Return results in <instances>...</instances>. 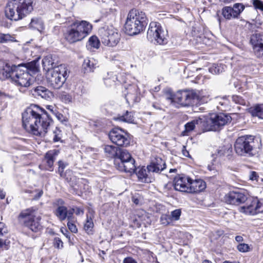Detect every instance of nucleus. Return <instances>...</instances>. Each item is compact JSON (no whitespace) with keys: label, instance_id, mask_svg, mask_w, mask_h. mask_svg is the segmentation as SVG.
Masks as SVG:
<instances>
[{"label":"nucleus","instance_id":"f257e3e1","mask_svg":"<svg viewBox=\"0 0 263 263\" xmlns=\"http://www.w3.org/2000/svg\"><path fill=\"white\" fill-rule=\"evenodd\" d=\"M22 122L27 132L44 136L52 123V120L44 109L36 105H31L22 113Z\"/></svg>","mask_w":263,"mask_h":263},{"label":"nucleus","instance_id":"f03ea898","mask_svg":"<svg viewBox=\"0 0 263 263\" xmlns=\"http://www.w3.org/2000/svg\"><path fill=\"white\" fill-rule=\"evenodd\" d=\"M231 120V116L225 114H212L204 119L199 118L187 123L184 125L185 130L182 132V135H187V133L193 130L196 126L203 132L216 131L230 123Z\"/></svg>","mask_w":263,"mask_h":263},{"label":"nucleus","instance_id":"7ed1b4c3","mask_svg":"<svg viewBox=\"0 0 263 263\" xmlns=\"http://www.w3.org/2000/svg\"><path fill=\"white\" fill-rule=\"evenodd\" d=\"M147 24L145 13L141 10L133 9L127 16L124 25L125 32L129 35L138 34L144 30Z\"/></svg>","mask_w":263,"mask_h":263},{"label":"nucleus","instance_id":"20e7f679","mask_svg":"<svg viewBox=\"0 0 263 263\" xmlns=\"http://www.w3.org/2000/svg\"><path fill=\"white\" fill-rule=\"evenodd\" d=\"M92 25L86 21H75L70 23L64 34L65 39L69 43L81 41L91 32Z\"/></svg>","mask_w":263,"mask_h":263},{"label":"nucleus","instance_id":"39448f33","mask_svg":"<svg viewBox=\"0 0 263 263\" xmlns=\"http://www.w3.org/2000/svg\"><path fill=\"white\" fill-rule=\"evenodd\" d=\"M32 0H9L6 7L5 14L11 20H22L33 10Z\"/></svg>","mask_w":263,"mask_h":263},{"label":"nucleus","instance_id":"423d86ee","mask_svg":"<svg viewBox=\"0 0 263 263\" xmlns=\"http://www.w3.org/2000/svg\"><path fill=\"white\" fill-rule=\"evenodd\" d=\"M19 219L32 232H38L42 229L41 214L38 213L36 208L32 207L22 211L20 214Z\"/></svg>","mask_w":263,"mask_h":263},{"label":"nucleus","instance_id":"0eeeda50","mask_svg":"<svg viewBox=\"0 0 263 263\" xmlns=\"http://www.w3.org/2000/svg\"><path fill=\"white\" fill-rule=\"evenodd\" d=\"M68 76L67 68L65 65H60L47 70L46 77L48 85L54 89L60 88Z\"/></svg>","mask_w":263,"mask_h":263},{"label":"nucleus","instance_id":"6e6552de","mask_svg":"<svg viewBox=\"0 0 263 263\" xmlns=\"http://www.w3.org/2000/svg\"><path fill=\"white\" fill-rule=\"evenodd\" d=\"M135 161L126 150L120 149L118 156L115 159L117 168L121 172L132 173L135 170Z\"/></svg>","mask_w":263,"mask_h":263},{"label":"nucleus","instance_id":"1a4fd4ad","mask_svg":"<svg viewBox=\"0 0 263 263\" xmlns=\"http://www.w3.org/2000/svg\"><path fill=\"white\" fill-rule=\"evenodd\" d=\"M12 81L20 87H28L34 82L33 78L29 73L27 67L18 65L13 71Z\"/></svg>","mask_w":263,"mask_h":263},{"label":"nucleus","instance_id":"9d476101","mask_svg":"<svg viewBox=\"0 0 263 263\" xmlns=\"http://www.w3.org/2000/svg\"><path fill=\"white\" fill-rule=\"evenodd\" d=\"M147 38L151 42L159 45H165L167 43V34L158 23L153 22L149 25L147 31Z\"/></svg>","mask_w":263,"mask_h":263},{"label":"nucleus","instance_id":"9b49d317","mask_svg":"<svg viewBox=\"0 0 263 263\" xmlns=\"http://www.w3.org/2000/svg\"><path fill=\"white\" fill-rule=\"evenodd\" d=\"M167 99L171 103L176 102L186 106L193 105L199 99V97L194 90H179Z\"/></svg>","mask_w":263,"mask_h":263},{"label":"nucleus","instance_id":"f8f14e48","mask_svg":"<svg viewBox=\"0 0 263 263\" xmlns=\"http://www.w3.org/2000/svg\"><path fill=\"white\" fill-rule=\"evenodd\" d=\"M254 137L251 135L238 137L234 144L236 153L240 156L252 154L254 146Z\"/></svg>","mask_w":263,"mask_h":263},{"label":"nucleus","instance_id":"ddd939ff","mask_svg":"<svg viewBox=\"0 0 263 263\" xmlns=\"http://www.w3.org/2000/svg\"><path fill=\"white\" fill-rule=\"evenodd\" d=\"M102 43L109 47L116 46L120 40V34L112 26L108 27L106 29L100 31Z\"/></svg>","mask_w":263,"mask_h":263},{"label":"nucleus","instance_id":"4468645a","mask_svg":"<svg viewBox=\"0 0 263 263\" xmlns=\"http://www.w3.org/2000/svg\"><path fill=\"white\" fill-rule=\"evenodd\" d=\"M108 136L111 141L119 146H127L129 145V135L120 128L112 129L109 132Z\"/></svg>","mask_w":263,"mask_h":263},{"label":"nucleus","instance_id":"2eb2a0df","mask_svg":"<svg viewBox=\"0 0 263 263\" xmlns=\"http://www.w3.org/2000/svg\"><path fill=\"white\" fill-rule=\"evenodd\" d=\"M245 205L238 209L240 213L248 215H254L263 212V206L257 199L248 197Z\"/></svg>","mask_w":263,"mask_h":263},{"label":"nucleus","instance_id":"dca6fc26","mask_svg":"<svg viewBox=\"0 0 263 263\" xmlns=\"http://www.w3.org/2000/svg\"><path fill=\"white\" fill-rule=\"evenodd\" d=\"M56 204L57 208L54 213L60 221H63L66 219H67L68 220H72L73 219L74 209L70 208L68 209L64 205V201L61 199L57 200Z\"/></svg>","mask_w":263,"mask_h":263},{"label":"nucleus","instance_id":"f3484780","mask_svg":"<svg viewBox=\"0 0 263 263\" xmlns=\"http://www.w3.org/2000/svg\"><path fill=\"white\" fill-rule=\"evenodd\" d=\"M248 195L244 190H237L230 192L224 196L225 201L229 204L239 205L245 203L247 200Z\"/></svg>","mask_w":263,"mask_h":263},{"label":"nucleus","instance_id":"a211bd4d","mask_svg":"<svg viewBox=\"0 0 263 263\" xmlns=\"http://www.w3.org/2000/svg\"><path fill=\"white\" fill-rule=\"evenodd\" d=\"M245 9V6L240 3H236L233 7L226 6L222 9V14L227 20L237 18Z\"/></svg>","mask_w":263,"mask_h":263},{"label":"nucleus","instance_id":"6ab92c4d","mask_svg":"<svg viewBox=\"0 0 263 263\" xmlns=\"http://www.w3.org/2000/svg\"><path fill=\"white\" fill-rule=\"evenodd\" d=\"M255 54L257 58L263 59V34L255 33L251 37Z\"/></svg>","mask_w":263,"mask_h":263},{"label":"nucleus","instance_id":"aec40b11","mask_svg":"<svg viewBox=\"0 0 263 263\" xmlns=\"http://www.w3.org/2000/svg\"><path fill=\"white\" fill-rule=\"evenodd\" d=\"M190 178L185 176H178L174 179V188L176 191L187 192Z\"/></svg>","mask_w":263,"mask_h":263},{"label":"nucleus","instance_id":"412c9836","mask_svg":"<svg viewBox=\"0 0 263 263\" xmlns=\"http://www.w3.org/2000/svg\"><path fill=\"white\" fill-rule=\"evenodd\" d=\"M166 164L165 161L159 157L155 158L153 160L151 164L147 166L148 173H160L165 168Z\"/></svg>","mask_w":263,"mask_h":263},{"label":"nucleus","instance_id":"4be33fe9","mask_svg":"<svg viewBox=\"0 0 263 263\" xmlns=\"http://www.w3.org/2000/svg\"><path fill=\"white\" fill-rule=\"evenodd\" d=\"M59 154V151L52 149L47 152L44 157V161L46 163L45 170L52 172L53 171V163L56 157Z\"/></svg>","mask_w":263,"mask_h":263},{"label":"nucleus","instance_id":"5701e85b","mask_svg":"<svg viewBox=\"0 0 263 263\" xmlns=\"http://www.w3.org/2000/svg\"><path fill=\"white\" fill-rule=\"evenodd\" d=\"M16 67L13 65H10L6 63L0 66V80L4 81L10 79L12 80V75L14 74L13 71Z\"/></svg>","mask_w":263,"mask_h":263},{"label":"nucleus","instance_id":"b1692460","mask_svg":"<svg viewBox=\"0 0 263 263\" xmlns=\"http://www.w3.org/2000/svg\"><path fill=\"white\" fill-rule=\"evenodd\" d=\"M187 193H196L203 191L206 188V183L201 179H190Z\"/></svg>","mask_w":263,"mask_h":263},{"label":"nucleus","instance_id":"393cba45","mask_svg":"<svg viewBox=\"0 0 263 263\" xmlns=\"http://www.w3.org/2000/svg\"><path fill=\"white\" fill-rule=\"evenodd\" d=\"M127 92L125 96L127 102L129 101L133 102L138 101V91L136 85H129L127 88Z\"/></svg>","mask_w":263,"mask_h":263},{"label":"nucleus","instance_id":"a878e982","mask_svg":"<svg viewBox=\"0 0 263 263\" xmlns=\"http://www.w3.org/2000/svg\"><path fill=\"white\" fill-rule=\"evenodd\" d=\"M135 171L136 175L141 181L145 183L152 182V179L147 174L148 173V170L147 171L144 166L139 167L137 168H135Z\"/></svg>","mask_w":263,"mask_h":263},{"label":"nucleus","instance_id":"bb28decb","mask_svg":"<svg viewBox=\"0 0 263 263\" xmlns=\"http://www.w3.org/2000/svg\"><path fill=\"white\" fill-rule=\"evenodd\" d=\"M33 95L35 96H40L45 99H48L51 96V92L45 87L39 86L33 89Z\"/></svg>","mask_w":263,"mask_h":263},{"label":"nucleus","instance_id":"cd10ccee","mask_svg":"<svg viewBox=\"0 0 263 263\" xmlns=\"http://www.w3.org/2000/svg\"><path fill=\"white\" fill-rule=\"evenodd\" d=\"M96 63L93 59L87 58L84 60L82 65V70L84 73H88L93 71L96 68Z\"/></svg>","mask_w":263,"mask_h":263},{"label":"nucleus","instance_id":"c85d7f7f","mask_svg":"<svg viewBox=\"0 0 263 263\" xmlns=\"http://www.w3.org/2000/svg\"><path fill=\"white\" fill-rule=\"evenodd\" d=\"M252 116L263 119V104L254 105L249 109Z\"/></svg>","mask_w":263,"mask_h":263},{"label":"nucleus","instance_id":"c756f323","mask_svg":"<svg viewBox=\"0 0 263 263\" xmlns=\"http://www.w3.org/2000/svg\"><path fill=\"white\" fill-rule=\"evenodd\" d=\"M120 148L113 145H106L104 147V151L108 157L116 159L120 151Z\"/></svg>","mask_w":263,"mask_h":263},{"label":"nucleus","instance_id":"7c9ffc66","mask_svg":"<svg viewBox=\"0 0 263 263\" xmlns=\"http://www.w3.org/2000/svg\"><path fill=\"white\" fill-rule=\"evenodd\" d=\"M100 42L98 37L93 35L89 37L86 46L88 49L91 50L93 49H98L100 47Z\"/></svg>","mask_w":263,"mask_h":263},{"label":"nucleus","instance_id":"2f4dec72","mask_svg":"<svg viewBox=\"0 0 263 263\" xmlns=\"http://www.w3.org/2000/svg\"><path fill=\"white\" fill-rule=\"evenodd\" d=\"M116 121H123L129 123H133L134 121V117L132 112L126 111L124 115L115 118Z\"/></svg>","mask_w":263,"mask_h":263},{"label":"nucleus","instance_id":"473e14b6","mask_svg":"<svg viewBox=\"0 0 263 263\" xmlns=\"http://www.w3.org/2000/svg\"><path fill=\"white\" fill-rule=\"evenodd\" d=\"M42 63L44 68L45 69L46 67L47 70L57 67L54 65V62H53L52 58L51 55H48L45 57L42 60Z\"/></svg>","mask_w":263,"mask_h":263},{"label":"nucleus","instance_id":"72a5a7b5","mask_svg":"<svg viewBox=\"0 0 263 263\" xmlns=\"http://www.w3.org/2000/svg\"><path fill=\"white\" fill-rule=\"evenodd\" d=\"M93 222L91 217L87 215L86 221L84 224V230L88 234L92 233V229L93 228Z\"/></svg>","mask_w":263,"mask_h":263},{"label":"nucleus","instance_id":"f704fd0d","mask_svg":"<svg viewBox=\"0 0 263 263\" xmlns=\"http://www.w3.org/2000/svg\"><path fill=\"white\" fill-rule=\"evenodd\" d=\"M30 25L31 27L41 31L44 29V24L43 22L37 18H33L31 20Z\"/></svg>","mask_w":263,"mask_h":263},{"label":"nucleus","instance_id":"c9c22d12","mask_svg":"<svg viewBox=\"0 0 263 263\" xmlns=\"http://www.w3.org/2000/svg\"><path fill=\"white\" fill-rule=\"evenodd\" d=\"M224 70L223 66L221 65H213L209 68V71L213 74H219Z\"/></svg>","mask_w":263,"mask_h":263},{"label":"nucleus","instance_id":"e433bc0d","mask_svg":"<svg viewBox=\"0 0 263 263\" xmlns=\"http://www.w3.org/2000/svg\"><path fill=\"white\" fill-rule=\"evenodd\" d=\"M58 163L59 166L58 172L61 177L65 178V175L64 173V170L67 166L68 164L61 160L59 161Z\"/></svg>","mask_w":263,"mask_h":263},{"label":"nucleus","instance_id":"4c0bfd02","mask_svg":"<svg viewBox=\"0 0 263 263\" xmlns=\"http://www.w3.org/2000/svg\"><path fill=\"white\" fill-rule=\"evenodd\" d=\"M14 37L9 34L0 33V43H5L9 41H13Z\"/></svg>","mask_w":263,"mask_h":263},{"label":"nucleus","instance_id":"58836bf2","mask_svg":"<svg viewBox=\"0 0 263 263\" xmlns=\"http://www.w3.org/2000/svg\"><path fill=\"white\" fill-rule=\"evenodd\" d=\"M181 214L180 209H176L172 211L170 215L172 220H178L179 219Z\"/></svg>","mask_w":263,"mask_h":263},{"label":"nucleus","instance_id":"ea45409f","mask_svg":"<svg viewBox=\"0 0 263 263\" xmlns=\"http://www.w3.org/2000/svg\"><path fill=\"white\" fill-rule=\"evenodd\" d=\"M161 222L162 224L168 225L173 221L169 215H162L160 218Z\"/></svg>","mask_w":263,"mask_h":263},{"label":"nucleus","instance_id":"a19ab883","mask_svg":"<svg viewBox=\"0 0 263 263\" xmlns=\"http://www.w3.org/2000/svg\"><path fill=\"white\" fill-rule=\"evenodd\" d=\"M39 65L37 61H33L28 63V68L33 72H37L39 70Z\"/></svg>","mask_w":263,"mask_h":263},{"label":"nucleus","instance_id":"79ce46f5","mask_svg":"<svg viewBox=\"0 0 263 263\" xmlns=\"http://www.w3.org/2000/svg\"><path fill=\"white\" fill-rule=\"evenodd\" d=\"M251 3L253 4L255 9H259L263 11V2L260 0H251Z\"/></svg>","mask_w":263,"mask_h":263},{"label":"nucleus","instance_id":"37998d69","mask_svg":"<svg viewBox=\"0 0 263 263\" xmlns=\"http://www.w3.org/2000/svg\"><path fill=\"white\" fill-rule=\"evenodd\" d=\"M60 99L65 103H69L71 101L72 98L70 95L66 92H62L60 95Z\"/></svg>","mask_w":263,"mask_h":263},{"label":"nucleus","instance_id":"c03bdc74","mask_svg":"<svg viewBox=\"0 0 263 263\" xmlns=\"http://www.w3.org/2000/svg\"><path fill=\"white\" fill-rule=\"evenodd\" d=\"M237 249L241 252H247L249 251L250 247L248 244L242 243L239 244L237 247Z\"/></svg>","mask_w":263,"mask_h":263},{"label":"nucleus","instance_id":"a18cd8bd","mask_svg":"<svg viewBox=\"0 0 263 263\" xmlns=\"http://www.w3.org/2000/svg\"><path fill=\"white\" fill-rule=\"evenodd\" d=\"M61 131L59 130L57 127L53 132V140L54 142H58L61 139Z\"/></svg>","mask_w":263,"mask_h":263},{"label":"nucleus","instance_id":"49530a36","mask_svg":"<svg viewBox=\"0 0 263 263\" xmlns=\"http://www.w3.org/2000/svg\"><path fill=\"white\" fill-rule=\"evenodd\" d=\"M73 219L74 218L72 219V220H68L67 222V227L71 232L76 233L77 232L78 229L76 226L73 223Z\"/></svg>","mask_w":263,"mask_h":263},{"label":"nucleus","instance_id":"de8ad7c7","mask_svg":"<svg viewBox=\"0 0 263 263\" xmlns=\"http://www.w3.org/2000/svg\"><path fill=\"white\" fill-rule=\"evenodd\" d=\"M232 100L237 104L241 105H245L246 104L245 100L243 99L242 97L238 96H233L232 97Z\"/></svg>","mask_w":263,"mask_h":263},{"label":"nucleus","instance_id":"09e8293b","mask_svg":"<svg viewBox=\"0 0 263 263\" xmlns=\"http://www.w3.org/2000/svg\"><path fill=\"white\" fill-rule=\"evenodd\" d=\"M63 243L60 238L59 237L54 238L53 240V245L54 247L58 249H61L63 247Z\"/></svg>","mask_w":263,"mask_h":263},{"label":"nucleus","instance_id":"8fccbe9b","mask_svg":"<svg viewBox=\"0 0 263 263\" xmlns=\"http://www.w3.org/2000/svg\"><path fill=\"white\" fill-rule=\"evenodd\" d=\"M117 80V78L116 75H115L114 77H112V79H110V78H105L104 79V83L107 86H111L115 84L116 80Z\"/></svg>","mask_w":263,"mask_h":263},{"label":"nucleus","instance_id":"3c124183","mask_svg":"<svg viewBox=\"0 0 263 263\" xmlns=\"http://www.w3.org/2000/svg\"><path fill=\"white\" fill-rule=\"evenodd\" d=\"M7 233V228L3 222H0V237L4 235V234Z\"/></svg>","mask_w":263,"mask_h":263},{"label":"nucleus","instance_id":"603ef678","mask_svg":"<svg viewBox=\"0 0 263 263\" xmlns=\"http://www.w3.org/2000/svg\"><path fill=\"white\" fill-rule=\"evenodd\" d=\"M227 151V148L225 147H220L217 150V155L219 157L224 156Z\"/></svg>","mask_w":263,"mask_h":263},{"label":"nucleus","instance_id":"864d4df0","mask_svg":"<svg viewBox=\"0 0 263 263\" xmlns=\"http://www.w3.org/2000/svg\"><path fill=\"white\" fill-rule=\"evenodd\" d=\"M47 108L50 111V114L53 115H54L56 112L58 111L57 107L53 105H48L47 106Z\"/></svg>","mask_w":263,"mask_h":263},{"label":"nucleus","instance_id":"5fc2aeb1","mask_svg":"<svg viewBox=\"0 0 263 263\" xmlns=\"http://www.w3.org/2000/svg\"><path fill=\"white\" fill-rule=\"evenodd\" d=\"M54 116L57 118L58 120H59L61 122H63V121L65 120V118L63 116V115L61 113L59 112L58 111L56 112Z\"/></svg>","mask_w":263,"mask_h":263},{"label":"nucleus","instance_id":"6e6d98bb","mask_svg":"<svg viewBox=\"0 0 263 263\" xmlns=\"http://www.w3.org/2000/svg\"><path fill=\"white\" fill-rule=\"evenodd\" d=\"M258 176L255 172L252 171L250 175V179L252 180H257Z\"/></svg>","mask_w":263,"mask_h":263},{"label":"nucleus","instance_id":"4d7b16f0","mask_svg":"<svg viewBox=\"0 0 263 263\" xmlns=\"http://www.w3.org/2000/svg\"><path fill=\"white\" fill-rule=\"evenodd\" d=\"M36 192H37V194L33 198V199H34V200L39 199L42 196V195L43 194V192L42 190H37L36 191Z\"/></svg>","mask_w":263,"mask_h":263},{"label":"nucleus","instance_id":"13d9d810","mask_svg":"<svg viewBox=\"0 0 263 263\" xmlns=\"http://www.w3.org/2000/svg\"><path fill=\"white\" fill-rule=\"evenodd\" d=\"M152 107L156 110H163L160 104L157 102H154L152 104Z\"/></svg>","mask_w":263,"mask_h":263},{"label":"nucleus","instance_id":"bf43d9fd","mask_svg":"<svg viewBox=\"0 0 263 263\" xmlns=\"http://www.w3.org/2000/svg\"><path fill=\"white\" fill-rule=\"evenodd\" d=\"M123 263H137V261L132 257H126L123 260Z\"/></svg>","mask_w":263,"mask_h":263},{"label":"nucleus","instance_id":"052dcab7","mask_svg":"<svg viewBox=\"0 0 263 263\" xmlns=\"http://www.w3.org/2000/svg\"><path fill=\"white\" fill-rule=\"evenodd\" d=\"M216 99H217V101L218 102V103L222 106L226 105L227 104V101L226 98H223L222 101H219L220 98H217Z\"/></svg>","mask_w":263,"mask_h":263},{"label":"nucleus","instance_id":"680f3d73","mask_svg":"<svg viewBox=\"0 0 263 263\" xmlns=\"http://www.w3.org/2000/svg\"><path fill=\"white\" fill-rule=\"evenodd\" d=\"M74 212L77 215H83L84 213V211L82 209L79 208H77L76 211L74 210Z\"/></svg>","mask_w":263,"mask_h":263},{"label":"nucleus","instance_id":"e2e57ef3","mask_svg":"<svg viewBox=\"0 0 263 263\" xmlns=\"http://www.w3.org/2000/svg\"><path fill=\"white\" fill-rule=\"evenodd\" d=\"M133 202L136 205H138L140 203V200L136 196H134L132 197Z\"/></svg>","mask_w":263,"mask_h":263},{"label":"nucleus","instance_id":"0e129e2a","mask_svg":"<svg viewBox=\"0 0 263 263\" xmlns=\"http://www.w3.org/2000/svg\"><path fill=\"white\" fill-rule=\"evenodd\" d=\"M61 231L66 237H69V232L66 229H64V230L61 229Z\"/></svg>","mask_w":263,"mask_h":263},{"label":"nucleus","instance_id":"69168bd1","mask_svg":"<svg viewBox=\"0 0 263 263\" xmlns=\"http://www.w3.org/2000/svg\"><path fill=\"white\" fill-rule=\"evenodd\" d=\"M182 153H183V155L185 156V157H187L189 155V153L188 151H187L186 149H185V146H183V148H182Z\"/></svg>","mask_w":263,"mask_h":263},{"label":"nucleus","instance_id":"338daca9","mask_svg":"<svg viewBox=\"0 0 263 263\" xmlns=\"http://www.w3.org/2000/svg\"><path fill=\"white\" fill-rule=\"evenodd\" d=\"M6 194L3 191V190L0 189V198L1 199H4L5 197Z\"/></svg>","mask_w":263,"mask_h":263},{"label":"nucleus","instance_id":"774afa93","mask_svg":"<svg viewBox=\"0 0 263 263\" xmlns=\"http://www.w3.org/2000/svg\"><path fill=\"white\" fill-rule=\"evenodd\" d=\"M235 240L238 242H241L243 241V237L241 236H236L235 237Z\"/></svg>","mask_w":263,"mask_h":263}]
</instances>
